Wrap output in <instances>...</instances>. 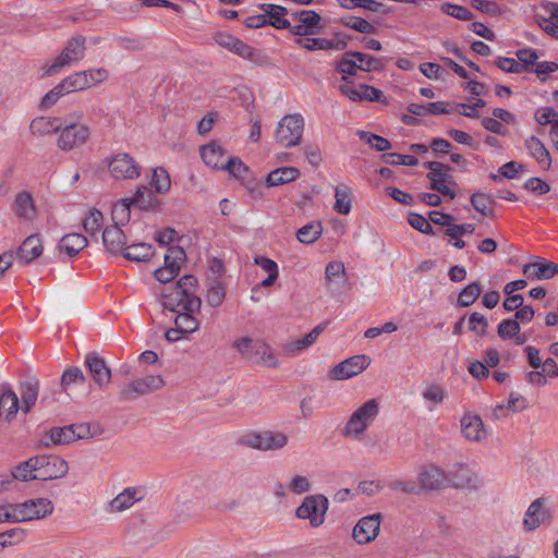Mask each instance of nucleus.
Listing matches in <instances>:
<instances>
[{
    "mask_svg": "<svg viewBox=\"0 0 558 558\" xmlns=\"http://www.w3.org/2000/svg\"><path fill=\"white\" fill-rule=\"evenodd\" d=\"M82 113H72L62 120V126L59 130L57 146L63 151H71L80 148L87 143L90 136V129L80 123Z\"/></svg>",
    "mask_w": 558,
    "mask_h": 558,
    "instance_id": "1",
    "label": "nucleus"
},
{
    "mask_svg": "<svg viewBox=\"0 0 558 558\" xmlns=\"http://www.w3.org/2000/svg\"><path fill=\"white\" fill-rule=\"evenodd\" d=\"M378 414V401L376 399L367 400L350 415L341 430L342 436L353 440H361Z\"/></svg>",
    "mask_w": 558,
    "mask_h": 558,
    "instance_id": "2",
    "label": "nucleus"
},
{
    "mask_svg": "<svg viewBox=\"0 0 558 558\" xmlns=\"http://www.w3.org/2000/svg\"><path fill=\"white\" fill-rule=\"evenodd\" d=\"M85 43L84 36L77 35L68 40L66 46L50 64H45L43 70L45 75H53L58 73L63 66L71 65L85 57Z\"/></svg>",
    "mask_w": 558,
    "mask_h": 558,
    "instance_id": "3",
    "label": "nucleus"
},
{
    "mask_svg": "<svg viewBox=\"0 0 558 558\" xmlns=\"http://www.w3.org/2000/svg\"><path fill=\"white\" fill-rule=\"evenodd\" d=\"M304 131V119L300 113L284 116L277 125L275 138L282 147L300 144Z\"/></svg>",
    "mask_w": 558,
    "mask_h": 558,
    "instance_id": "4",
    "label": "nucleus"
},
{
    "mask_svg": "<svg viewBox=\"0 0 558 558\" xmlns=\"http://www.w3.org/2000/svg\"><path fill=\"white\" fill-rule=\"evenodd\" d=\"M105 163L114 180H136L141 175V166L128 153H117L106 158Z\"/></svg>",
    "mask_w": 558,
    "mask_h": 558,
    "instance_id": "5",
    "label": "nucleus"
},
{
    "mask_svg": "<svg viewBox=\"0 0 558 558\" xmlns=\"http://www.w3.org/2000/svg\"><path fill=\"white\" fill-rule=\"evenodd\" d=\"M165 386L160 375H147L124 385L118 393L119 400L123 402L133 401L142 396L159 390Z\"/></svg>",
    "mask_w": 558,
    "mask_h": 558,
    "instance_id": "6",
    "label": "nucleus"
},
{
    "mask_svg": "<svg viewBox=\"0 0 558 558\" xmlns=\"http://www.w3.org/2000/svg\"><path fill=\"white\" fill-rule=\"evenodd\" d=\"M424 167L429 170L427 179L430 181V189L444 196L454 198L456 192L451 187V185H454V182L451 180L452 169L438 161H427L424 163Z\"/></svg>",
    "mask_w": 558,
    "mask_h": 558,
    "instance_id": "7",
    "label": "nucleus"
},
{
    "mask_svg": "<svg viewBox=\"0 0 558 558\" xmlns=\"http://www.w3.org/2000/svg\"><path fill=\"white\" fill-rule=\"evenodd\" d=\"M54 510L52 501L48 498L28 499L15 504L16 522L40 520L50 515Z\"/></svg>",
    "mask_w": 558,
    "mask_h": 558,
    "instance_id": "8",
    "label": "nucleus"
},
{
    "mask_svg": "<svg viewBox=\"0 0 558 558\" xmlns=\"http://www.w3.org/2000/svg\"><path fill=\"white\" fill-rule=\"evenodd\" d=\"M34 458V465L36 466V480L48 481L63 477L68 471L69 465L65 460L57 456H36Z\"/></svg>",
    "mask_w": 558,
    "mask_h": 558,
    "instance_id": "9",
    "label": "nucleus"
},
{
    "mask_svg": "<svg viewBox=\"0 0 558 558\" xmlns=\"http://www.w3.org/2000/svg\"><path fill=\"white\" fill-rule=\"evenodd\" d=\"M328 509V499L323 495H313L304 498L303 502L296 509V515L300 519H308L313 526H319L324 523L325 514Z\"/></svg>",
    "mask_w": 558,
    "mask_h": 558,
    "instance_id": "10",
    "label": "nucleus"
},
{
    "mask_svg": "<svg viewBox=\"0 0 558 558\" xmlns=\"http://www.w3.org/2000/svg\"><path fill=\"white\" fill-rule=\"evenodd\" d=\"M163 307L173 312H199L202 301L195 294H189L186 290L173 288L163 296Z\"/></svg>",
    "mask_w": 558,
    "mask_h": 558,
    "instance_id": "11",
    "label": "nucleus"
},
{
    "mask_svg": "<svg viewBox=\"0 0 558 558\" xmlns=\"http://www.w3.org/2000/svg\"><path fill=\"white\" fill-rule=\"evenodd\" d=\"M371 364V357L365 354L353 355L335 365L328 373L332 380H345L361 374Z\"/></svg>",
    "mask_w": 558,
    "mask_h": 558,
    "instance_id": "12",
    "label": "nucleus"
},
{
    "mask_svg": "<svg viewBox=\"0 0 558 558\" xmlns=\"http://www.w3.org/2000/svg\"><path fill=\"white\" fill-rule=\"evenodd\" d=\"M85 366L99 389H104L110 384L111 369L97 353L90 352L85 356Z\"/></svg>",
    "mask_w": 558,
    "mask_h": 558,
    "instance_id": "13",
    "label": "nucleus"
},
{
    "mask_svg": "<svg viewBox=\"0 0 558 558\" xmlns=\"http://www.w3.org/2000/svg\"><path fill=\"white\" fill-rule=\"evenodd\" d=\"M380 513L363 517L353 529V538L359 544H367L375 539L380 529Z\"/></svg>",
    "mask_w": 558,
    "mask_h": 558,
    "instance_id": "14",
    "label": "nucleus"
},
{
    "mask_svg": "<svg viewBox=\"0 0 558 558\" xmlns=\"http://www.w3.org/2000/svg\"><path fill=\"white\" fill-rule=\"evenodd\" d=\"M296 44L302 48L313 50H344L348 46L345 35L341 33H335L331 38H306L296 39Z\"/></svg>",
    "mask_w": 558,
    "mask_h": 558,
    "instance_id": "15",
    "label": "nucleus"
},
{
    "mask_svg": "<svg viewBox=\"0 0 558 558\" xmlns=\"http://www.w3.org/2000/svg\"><path fill=\"white\" fill-rule=\"evenodd\" d=\"M417 478L422 488L437 490L447 483V473L435 464H427L420 470Z\"/></svg>",
    "mask_w": 558,
    "mask_h": 558,
    "instance_id": "16",
    "label": "nucleus"
},
{
    "mask_svg": "<svg viewBox=\"0 0 558 558\" xmlns=\"http://www.w3.org/2000/svg\"><path fill=\"white\" fill-rule=\"evenodd\" d=\"M549 519L550 513L546 507V499L537 498L527 508L523 520V525L525 530L533 531L542 523L549 521Z\"/></svg>",
    "mask_w": 558,
    "mask_h": 558,
    "instance_id": "17",
    "label": "nucleus"
},
{
    "mask_svg": "<svg viewBox=\"0 0 558 558\" xmlns=\"http://www.w3.org/2000/svg\"><path fill=\"white\" fill-rule=\"evenodd\" d=\"M447 482L454 487L475 488L478 485L476 474L464 463H457L447 473Z\"/></svg>",
    "mask_w": 558,
    "mask_h": 558,
    "instance_id": "18",
    "label": "nucleus"
},
{
    "mask_svg": "<svg viewBox=\"0 0 558 558\" xmlns=\"http://www.w3.org/2000/svg\"><path fill=\"white\" fill-rule=\"evenodd\" d=\"M461 432L465 439L482 442L487 438V432L480 415L466 413L461 418Z\"/></svg>",
    "mask_w": 558,
    "mask_h": 558,
    "instance_id": "19",
    "label": "nucleus"
},
{
    "mask_svg": "<svg viewBox=\"0 0 558 558\" xmlns=\"http://www.w3.org/2000/svg\"><path fill=\"white\" fill-rule=\"evenodd\" d=\"M339 90L342 95L347 96L349 99L356 100H378L383 93L369 85L359 84L353 85L350 82L341 84L339 86Z\"/></svg>",
    "mask_w": 558,
    "mask_h": 558,
    "instance_id": "20",
    "label": "nucleus"
},
{
    "mask_svg": "<svg viewBox=\"0 0 558 558\" xmlns=\"http://www.w3.org/2000/svg\"><path fill=\"white\" fill-rule=\"evenodd\" d=\"M74 442V436L70 427L56 426L44 432L38 440V447L48 448L50 446L69 445Z\"/></svg>",
    "mask_w": 558,
    "mask_h": 558,
    "instance_id": "21",
    "label": "nucleus"
},
{
    "mask_svg": "<svg viewBox=\"0 0 558 558\" xmlns=\"http://www.w3.org/2000/svg\"><path fill=\"white\" fill-rule=\"evenodd\" d=\"M522 272L529 279L547 280L558 275V264L542 259L539 262L525 264L522 268Z\"/></svg>",
    "mask_w": 558,
    "mask_h": 558,
    "instance_id": "22",
    "label": "nucleus"
},
{
    "mask_svg": "<svg viewBox=\"0 0 558 558\" xmlns=\"http://www.w3.org/2000/svg\"><path fill=\"white\" fill-rule=\"evenodd\" d=\"M102 243L111 254H119L126 248V236L120 226H108L102 231Z\"/></svg>",
    "mask_w": 558,
    "mask_h": 558,
    "instance_id": "23",
    "label": "nucleus"
},
{
    "mask_svg": "<svg viewBox=\"0 0 558 558\" xmlns=\"http://www.w3.org/2000/svg\"><path fill=\"white\" fill-rule=\"evenodd\" d=\"M215 41L220 47H223L242 58H252L253 56V49L248 45L243 43L241 39L231 34L218 33L215 36Z\"/></svg>",
    "mask_w": 558,
    "mask_h": 558,
    "instance_id": "24",
    "label": "nucleus"
},
{
    "mask_svg": "<svg viewBox=\"0 0 558 558\" xmlns=\"http://www.w3.org/2000/svg\"><path fill=\"white\" fill-rule=\"evenodd\" d=\"M201 156L203 161L214 169H222L223 162H226V159L229 157L222 146L217 142L202 146Z\"/></svg>",
    "mask_w": 558,
    "mask_h": 558,
    "instance_id": "25",
    "label": "nucleus"
},
{
    "mask_svg": "<svg viewBox=\"0 0 558 558\" xmlns=\"http://www.w3.org/2000/svg\"><path fill=\"white\" fill-rule=\"evenodd\" d=\"M13 208L15 215L25 221H33L37 216L34 199L28 192H21L16 195Z\"/></svg>",
    "mask_w": 558,
    "mask_h": 558,
    "instance_id": "26",
    "label": "nucleus"
},
{
    "mask_svg": "<svg viewBox=\"0 0 558 558\" xmlns=\"http://www.w3.org/2000/svg\"><path fill=\"white\" fill-rule=\"evenodd\" d=\"M43 253L41 240L37 234L27 236L20 245L16 255L20 260L28 264L39 257Z\"/></svg>",
    "mask_w": 558,
    "mask_h": 558,
    "instance_id": "27",
    "label": "nucleus"
},
{
    "mask_svg": "<svg viewBox=\"0 0 558 558\" xmlns=\"http://www.w3.org/2000/svg\"><path fill=\"white\" fill-rule=\"evenodd\" d=\"M138 490L134 487H128L118 496H116L108 505V511L110 513L122 512L131 508L136 501L142 499V496H137Z\"/></svg>",
    "mask_w": 558,
    "mask_h": 558,
    "instance_id": "28",
    "label": "nucleus"
},
{
    "mask_svg": "<svg viewBox=\"0 0 558 558\" xmlns=\"http://www.w3.org/2000/svg\"><path fill=\"white\" fill-rule=\"evenodd\" d=\"M62 120L63 118L59 117H38L31 122L29 130L37 136L58 133L62 126Z\"/></svg>",
    "mask_w": 558,
    "mask_h": 558,
    "instance_id": "29",
    "label": "nucleus"
},
{
    "mask_svg": "<svg viewBox=\"0 0 558 558\" xmlns=\"http://www.w3.org/2000/svg\"><path fill=\"white\" fill-rule=\"evenodd\" d=\"M129 198L133 206L142 210L156 209L160 204V201L157 198L154 192L146 185H140L136 189L134 195Z\"/></svg>",
    "mask_w": 558,
    "mask_h": 558,
    "instance_id": "30",
    "label": "nucleus"
},
{
    "mask_svg": "<svg viewBox=\"0 0 558 558\" xmlns=\"http://www.w3.org/2000/svg\"><path fill=\"white\" fill-rule=\"evenodd\" d=\"M251 360L266 367L276 368L279 366V361L272 349L263 340H255V349Z\"/></svg>",
    "mask_w": 558,
    "mask_h": 558,
    "instance_id": "31",
    "label": "nucleus"
},
{
    "mask_svg": "<svg viewBox=\"0 0 558 558\" xmlns=\"http://www.w3.org/2000/svg\"><path fill=\"white\" fill-rule=\"evenodd\" d=\"M326 328V324H319L315 328H313L307 335L296 340H293L287 343L283 347V350L288 354H294L296 352L303 351L317 340L318 336Z\"/></svg>",
    "mask_w": 558,
    "mask_h": 558,
    "instance_id": "32",
    "label": "nucleus"
},
{
    "mask_svg": "<svg viewBox=\"0 0 558 558\" xmlns=\"http://www.w3.org/2000/svg\"><path fill=\"white\" fill-rule=\"evenodd\" d=\"M300 170L294 167L277 168L268 173L266 178V183L269 187L283 185L296 180L300 177Z\"/></svg>",
    "mask_w": 558,
    "mask_h": 558,
    "instance_id": "33",
    "label": "nucleus"
},
{
    "mask_svg": "<svg viewBox=\"0 0 558 558\" xmlns=\"http://www.w3.org/2000/svg\"><path fill=\"white\" fill-rule=\"evenodd\" d=\"M260 7L266 12L268 24L277 29L290 28V22L284 17L288 14L286 8L270 3H264Z\"/></svg>",
    "mask_w": 558,
    "mask_h": 558,
    "instance_id": "34",
    "label": "nucleus"
},
{
    "mask_svg": "<svg viewBox=\"0 0 558 558\" xmlns=\"http://www.w3.org/2000/svg\"><path fill=\"white\" fill-rule=\"evenodd\" d=\"M87 245V239L80 233L65 234L59 242V251L68 256H75Z\"/></svg>",
    "mask_w": 558,
    "mask_h": 558,
    "instance_id": "35",
    "label": "nucleus"
},
{
    "mask_svg": "<svg viewBox=\"0 0 558 558\" xmlns=\"http://www.w3.org/2000/svg\"><path fill=\"white\" fill-rule=\"evenodd\" d=\"M525 148L529 154L542 166L549 167L551 163L550 155L542 141L536 136H530L525 140Z\"/></svg>",
    "mask_w": 558,
    "mask_h": 558,
    "instance_id": "36",
    "label": "nucleus"
},
{
    "mask_svg": "<svg viewBox=\"0 0 558 558\" xmlns=\"http://www.w3.org/2000/svg\"><path fill=\"white\" fill-rule=\"evenodd\" d=\"M19 411V398L10 389L4 390L0 396V417L5 421H12Z\"/></svg>",
    "mask_w": 558,
    "mask_h": 558,
    "instance_id": "37",
    "label": "nucleus"
},
{
    "mask_svg": "<svg viewBox=\"0 0 558 558\" xmlns=\"http://www.w3.org/2000/svg\"><path fill=\"white\" fill-rule=\"evenodd\" d=\"M345 280V267L340 260H332L326 265L325 282L327 289L331 290L333 286H340Z\"/></svg>",
    "mask_w": 558,
    "mask_h": 558,
    "instance_id": "38",
    "label": "nucleus"
},
{
    "mask_svg": "<svg viewBox=\"0 0 558 558\" xmlns=\"http://www.w3.org/2000/svg\"><path fill=\"white\" fill-rule=\"evenodd\" d=\"M61 88L66 94L83 90L90 86V80L87 77L86 71L76 72L60 82Z\"/></svg>",
    "mask_w": 558,
    "mask_h": 558,
    "instance_id": "39",
    "label": "nucleus"
},
{
    "mask_svg": "<svg viewBox=\"0 0 558 558\" xmlns=\"http://www.w3.org/2000/svg\"><path fill=\"white\" fill-rule=\"evenodd\" d=\"M323 230L322 222L313 220L298 230L296 239L303 244H312L320 238Z\"/></svg>",
    "mask_w": 558,
    "mask_h": 558,
    "instance_id": "40",
    "label": "nucleus"
},
{
    "mask_svg": "<svg viewBox=\"0 0 558 558\" xmlns=\"http://www.w3.org/2000/svg\"><path fill=\"white\" fill-rule=\"evenodd\" d=\"M154 255V248L148 243H136L126 246L124 257L133 262H146Z\"/></svg>",
    "mask_w": 558,
    "mask_h": 558,
    "instance_id": "41",
    "label": "nucleus"
},
{
    "mask_svg": "<svg viewBox=\"0 0 558 558\" xmlns=\"http://www.w3.org/2000/svg\"><path fill=\"white\" fill-rule=\"evenodd\" d=\"M38 398V384L33 381H25L21 386V409L24 413H28L35 405Z\"/></svg>",
    "mask_w": 558,
    "mask_h": 558,
    "instance_id": "42",
    "label": "nucleus"
},
{
    "mask_svg": "<svg viewBox=\"0 0 558 558\" xmlns=\"http://www.w3.org/2000/svg\"><path fill=\"white\" fill-rule=\"evenodd\" d=\"M131 206L130 198H122L117 202L111 210V217L114 226H124L131 219Z\"/></svg>",
    "mask_w": 558,
    "mask_h": 558,
    "instance_id": "43",
    "label": "nucleus"
},
{
    "mask_svg": "<svg viewBox=\"0 0 558 558\" xmlns=\"http://www.w3.org/2000/svg\"><path fill=\"white\" fill-rule=\"evenodd\" d=\"M34 458H29L26 461L21 462L16 466L13 468L11 475H9L12 478V484L15 480L22 481V482H28L32 480H36V466L34 465Z\"/></svg>",
    "mask_w": 558,
    "mask_h": 558,
    "instance_id": "44",
    "label": "nucleus"
},
{
    "mask_svg": "<svg viewBox=\"0 0 558 558\" xmlns=\"http://www.w3.org/2000/svg\"><path fill=\"white\" fill-rule=\"evenodd\" d=\"M186 254L181 246H170L168 253L165 256V268L173 270L174 275L178 276L181 265L184 263Z\"/></svg>",
    "mask_w": 558,
    "mask_h": 558,
    "instance_id": "45",
    "label": "nucleus"
},
{
    "mask_svg": "<svg viewBox=\"0 0 558 558\" xmlns=\"http://www.w3.org/2000/svg\"><path fill=\"white\" fill-rule=\"evenodd\" d=\"M350 54H355V51H347L342 58L337 62L336 69L338 72L343 74L342 80L347 83L348 78L345 75H355L359 69V61L356 57H352Z\"/></svg>",
    "mask_w": 558,
    "mask_h": 558,
    "instance_id": "46",
    "label": "nucleus"
},
{
    "mask_svg": "<svg viewBox=\"0 0 558 558\" xmlns=\"http://www.w3.org/2000/svg\"><path fill=\"white\" fill-rule=\"evenodd\" d=\"M226 299V286L219 281L214 280L209 283L206 302L211 307H218Z\"/></svg>",
    "mask_w": 558,
    "mask_h": 558,
    "instance_id": "47",
    "label": "nucleus"
},
{
    "mask_svg": "<svg viewBox=\"0 0 558 558\" xmlns=\"http://www.w3.org/2000/svg\"><path fill=\"white\" fill-rule=\"evenodd\" d=\"M86 377L81 368L72 366L66 368L61 376V387L68 392L72 385H83Z\"/></svg>",
    "mask_w": 558,
    "mask_h": 558,
    "instance_id": "48",
    "label": "nucleus"
},
{
    "mask_svg": "<svg viewBox=\"0 0 558 558\" xmlns=\"http://www.w3.org/2000/svg\"><path fill=\"white\" fill-rule=\"evenodd\" d=\"M157 193H167L171 187L170 175L166 169L159 167L154 169L149 183Z\"/></svg>",
    "mask_w": 558,
    "mask_h": 558,
    "instance_id": "49",
    "label": "nucleus"
},
{
    "mask_svg": "<svg viewBox=\"0 0 558 558\" xmlns=\"http://www.w3.org/2000/svg\"><path fill=\"white\" fill-rule=\"evenodd\" d=\"M340 23L362 34H374L376 28L368 21L359 16H344L340 20Z\"/></svg>",
    "mask_w": 558,
    "mask_h": 558,
    "instance_id": "50",
    "label": "nucleus"
},
{
    "mask_svg": "<svg viewBox=\"0 0 558 558\" xmlns=\"http://www.w3.org/2000/svg\"><path fill=\"white\" fill-rule=\"evenodd\" d=\"M193 314L192 312H180L174 319V325L179 330L185 333V336L198 329V322Z\"/></svg>",
    "mask_w": 558,
    "mask_h": 558,
    "instance_id": "51",
    "label": "nucleus"
},
{
    "mask_svg": "<svg viewBox=\"0 0 558 558\" xmlns=\"http://www.w3.org/2000/svg\"><path fill=\"white\" fill-rule=\"evenodd\" d=\"M27 536V531L16 526L0 533V547H8L22 543Z\"/></svg>",
    "mask_w": 558,
    "mask_h": 558,
    "instance_id": "52",
    "label": "nucleus"
},
{
    "mask_svg": "<svg viewBox=\"0 0 558 558\" xmlns=\"http://www.w3.org/2000/svg\"><path fill=\"white\" fill-rule=\"evenodd\" d=\"M264 451L278 450L287 446L288 436L283 433L263 432Z\"/></svg>",
    "mask_w": 558,
    "mask_h": 558,
    "instance_id": "53",
    "label": "nucleus"
},
{
    "mask_svg": "<svg viewBox=\"0 0 558 558\" xmlns=\"http://www.w3.org/2000/svg\"><path fill=\"white\" fill-rule=\"evenodd\" d=\"M422 396L425 401H428L434 405H438L446 400L448 395L442 386L438 384H429L423 390Z\"/></svg>",
    "mask_w": 558,
    "mask_h": 558,
    "instance_id": "54",
    "label": "nucleus"
},
{
    "mask_svg": "<svg viewBox=\"0 0 558 558\" xmlns=\"http://www.w3.org/2000/svg\"><path fill=\"white\" fill-rule=\"evenodd\" d=\"M481 286L478 282L468 284L458 295V304L462 307L472 305L481 294Z\"/></svg>",
    "mask_w": 558,
    "mask_h": 558,
    "instance_id": "55",
    "label": "nucleus"
},
{
    "mask_svg": "<svg viewBox=\"0 0 558 558\" xmlns=\"http://www.w3.org/2000/svg\"><path fill=\"white\" fill-rule=\"evenodd\" d=\"M104 216L100 210L92 209L83 220L84 230L93 238L102 226Z\"/></svg>",
    "mask_w": 558,
    "mask_h": 558,
    "instance_id": "56",
    "label": "nucleus"
},
{
    "mask_svg": "<svg viewBox=\"0 0 558 558\" xmlns=\"http://www.w3.org/2000/svg\"><path fill=\"white\" fill-rule=\"evenodd\" d=\"M335 197L336 202L333 209L341 215H349L352 207L350 192L337 186L335 190Z\"/></svg>",
    "mask_w": 558,
    "mask_h": 558,
    "instance_id": "57",
    "label": "nucleus"
},
{
    "mask_svg": "<svg viewBox=\"0 0 558 558\" xmlns=\"http://www.w3.org/2000/svg\"><path fill=\"white\" fill-rule=\"evenodd\" d=\"M357 135L363 142L369 144L377 151H386L391 148L390 142L379 135L366 131H357Z\"/></svg>",
    "mask_w": 558,
    "mask_h": 558,
    "instance_id": "58",
    "label": "nucleus"
},
{
    "mask_svg": "<svg viewBox=\"0 0 558 558\" xmlns=\"http://www.w3.org/2000/svg\"><path fill=\"white\" fill-rule=\"evenodd\" d=\"M351 56L357 58L359 69L362 71H378L384 68V62L381 59L375 58L367 53L355 51V54Z\"/></svg>",
    "mask_w": 558,
    "mask_h": 558,
    "instance_id": "59",
    "label": "nucleus"
},
{
    "mask_svg": "<svg viewBox=\"0 0 558 558\" xmlns=\"http://www.w3.org/2000/svg\"><path fill=\"white\" fill-rule=\"evenodd\" d=\"M440 9L445 14L450 15L459 21H471L473 19V13L465 7L459 4L447 2L444 3Z\"/></svg>",
    "mask_w": 558,
    "mask_h": 558,
    "instance_id": "60",
    "label": "nucleus"
},
{
    "mask_svg": "<svg viewBox=\"0 0 558 558\" xmlns=\"http://www.w3.org/2000/svg\"><path fill=\"white\" fill-rule=\"evenodd\" d=\"M222 170H227L234 178L243 179L248 172V168L242 162L241 159L229 156L223 162Z\"/></svg>",
    "mask_w": 558,
    "mask_h": 558,
    "instance_id": "61",
    "label": "nucleus"
},
{
    "mask_svg": "<svg viewBox=\"0 0 558 558\" xmlns=\"http://www.w3.org/2000/svg\"><path fill=\"white\" fill-rule=\"evenodd\" d=\"M471 203L474 209L484 216H490L489 206L494 203L493 198L484 193L477 192L471 196Z\"/></svg>",
    "mask_w": 558,
    "mask_h": 558,
    "instance_id": "62",
    "label": "nucleus"
},
{
    "mask_svg": "<svg viewBox=\"0 0 558 558\" xmlns=\"http://www.w3.org/2000/svg\"><path fill=\"white\" fill-rule=\"evenodd\" d=\"M488 327L487 318L477 313L473 312L469 316V329L478 336H485Z\"/></svg>",
    "mask_w": 558,
    "mask_h": 558,
    "instance_id": "63",
    "label": "nucleus"
},
{
    "mask_svg": "<svg viewBox=\"0 0 558 558\" xmlns=\"http://www.w3.org/2000/svg\"><path fill=\"white\" fill-rule=\"evenodd\" d=\"M520 324L514 319H504L497 328V333L501 339H510L520 332Z\"/></svg>",
    "mask_w": 558,
    "mask_h": 558,
    "instance_id": "64",
    "label": "nucleus"
}]
</instances>
